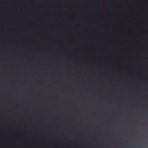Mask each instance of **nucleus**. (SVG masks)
I'll return each instance as SVG.
<instances>
[{"label": "nucleus", "instance_id": "obj_1", "mask_svg": "<svg viewBox=\"0 0 148 148\" xmlns=\"http://www.w3.org/2000/svg\"><path fill=\"white\" fill-rule=\"evenodd\" d=\"M91 61H92V62H94V61H95V60H91Z\"/></svg>", "mask_w": 148, "mask_h": 148}]
</instances>
